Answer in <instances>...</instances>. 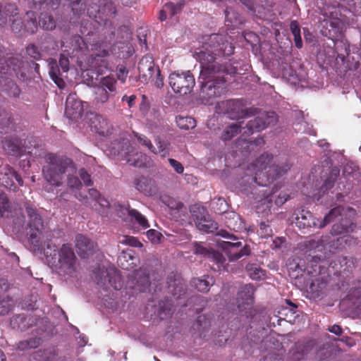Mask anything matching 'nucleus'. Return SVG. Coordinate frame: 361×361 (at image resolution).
Instances as JSON below:
<instances>
[{"label":"nucleus","instance_id":"c756f323","mask_svg":"<svg viewBox=\"0 0 361 361\" xmlns=\"http://www.w3.org/2000/svg\"><path fill=\"white\" fill-rule=\"evenodd\" d=\"M109 55V51L106 49H102L99 51L96 54H91L90 66L95 69H97V71H102V68L104 67L105 68H107L108 62L105 59V58Z\"/></svg>","mask_w":361,"mask_h":361},{"label":"nucleus","instance_id":"a211bd4d","mask_svg":"<svg viewBox=\"0 0 361 361\" xmlns=\"http://www.w3.org/2000/svg\"><path fill=\"white\" fill-rule=\"evenodd\" d=\"M168 292L176 300L180 299L186 293V285L179 275L171 273L167 277Z\"/></svg>","mask_w":361,"mask_h":361},{"label":"nucleus","instance_id":"72a5a7b5","mask_svg":"<svg viewBox=\"0 0 361 361\" xmlns=\"http://www.w3.org/2000/svg\"><path fill=\"white\" fill-rule=\"evenodd\" d=\"M183 4L181 3H178L174 4L173 3H167L164 5V8L160 11L159 18L161 21H164L167 18V14H169L171 16H175L178 13H179Z\"/></svg>","mask_w":361,"mask_h":361},{"label":"nucleus","instance_id":"5701e85b","mask_svg":"<svg viewBox=\"0 0 361 361\" xmlns=\"http://www.w3.org/2000/svg\"><path fill=\"white\" fill-rule=\"evenodd\" d=\"M279 187L275 185L271 192H268V190H262L261 192H263V197L261 199L264 202V203H271L273 200L274 199L275 204L280 207L283 205L289 198V195L286 194L284 192H280L277 196H275V193L279 190Z\"/></svg>","mask_w":361,"mask_h":361},{"label":"nucleus","instance_id":"bb28decb","mask_svg":"<svg viewBox=\"0 0 361 361\" xmlns=\"http://www.w3.org/2000/svg\"><path fill=\"white\" fill-rule=\"evenodd\" d=\"M360 283V281H358V283ZM347 298L350 301L355 312L361 314V286L360 284L357 286L353 284L351 287L349 284V293Z\"/></svg>","mask_w":361,"mask_h":361},{"label":"nucleus","instance_id":"4468645a","mask_svg":"<svg viewBox=\"0 0 361 361\" xmlns=\"http://www.w3.org/2000/svg\"><path fill=\"white\" fill-rule=\"evenodd\" d=\"M226 109L233 118H248L251 115H255L257 111V109L255 107L246 109L243 99L228 100Z\"/></svg>","mask_w":361,"mask_h":361},{"label":"nucleus","instance_id":"13d9d810","mask_svg":"<svg viewBox=\"0 0 361 361\" xmlns=\"http://www.w3.org/2000/svg\"><path fill=\"white\" fill-rule=\"evenodd\" d=\"M339 175V171L333 170L330 176L325 180L324 184L321 187V190L325 192L328 190L331 189L336 181L337 177Z\"/></svg>","mask_w":361,"mask_h":361},{"label":"nucleus","instance_id":"338daca9","mask_svg":"<svg viewBox=\"0 0 361 361\" xmlns=\"http://www.w3.org/2000/svg\"><path fill=\"white\" fill-rule=\"evenodd\" d=\"M27 54L35 60H39L42 58V54L39 51L35 44H30L26 48Z\"/></svg>","mask_w":361,"mask_h":361},{"label":"nucleus","instance_id":"2f4dec72","mask_svg":"<svg viewBox=\"0 0 361 361\" xmlns=\"http://www.w3.org/2000/svg\"><path fill=\"white\" fill-rule=\"evenodd\" d=\"M355 225L348 219H341L339 223L334 224L331 229L332 235H341L353 231Z\"/></svg>","mask_w":361,"mask_h":361},{"label":"nucleus","instance_id":"37998d69","mask_svg":"<svg viewBox=\"0 0 361 361\" xmlns=\"http://www.w3.org/2000/svg\"><path fill=\"white\" fill-rule=\"evenodd\" d=\"M178 127L182 130L192 129L196 126V121L190 116H178L176 118Z\"/></svg>","mask_w":361,"mask_h":361},{"label":"nucleus","instance_id":"052dcab7","mask_svg":"<svg viewBox=\"0 0 361 361\" xmlns=\"http://www.w3.org/2000/svg\"><path fill=\"white\" fill-rule=\"evenodd\" d=\"M71 43L74 51H83L87 49L84 39L80 35L73 36Z\"/></svg>","mask_w":361,"mask_h":361},{"label":"nucleus","instance_id":"cd10ccee","mask_svg":"<svg viewBox=\"0 0 361 361\" xmlns=\"http://www.w3.org/2000/svg\"><path fill=\"white\" fill-rule=\"evenodd\" d=\"M134 184L137 190L147 195H152L155 192L154 180L150 178L140 176L135 179Z\"/></svg>","mask_w":361,"mask_h":361},{"label":"nucleus","instance_id":"aec40b11","mask_svg":"<svg viewBox=\"0 0 361 361\" xmlns=\"http://www.w3.org/2000/svg\"><path fill=\"white\" fill-rule=\"evenodd\" d=\"M75 247L80 257L87 258L94 253L97 245L87 236L78 234L75 238Z\"/></svg>","mask_w":361,"mask_h":361},{"label":"nucleus","instance_id":"8fccbe9b","mask_svg":"<svg viewBox=\"0 0 361 361\" xmlns=\"http://www.w3.org/2000/svg\"><path fill=\"white\" fill-rule=\"evenodd\" d=\"M46 30H52L56 27V23L52 16L48 14H42L37 25Z\"/></svg>","mask_w":361,"mask_h":361},{"label":"nucleus","instance_id":"20e7f679","mask_svg":"<svg viewBox=\"0 0 361 361\" xmlns=\"http://www.w3.org/2000/svg\"><path fill=\"white\" fill-rule=\"evenodd\" d=\"M44 159L45 164L42 167V175L45 180L52 186H61L68 169H75L73 160L66 156L47 153Z\"/></svg>","mask_w":361,"mask_h":361},{"label":"nucleus","instance_id":"49530a36","mask_svg":"<svg viewBox=\"0 0 361 361\" xmlns=\"http://www.w3.org/2000/svg\"><path fill=\"white\" fill-rule=\"evenodd\" d=\"M157 147H154L155 152H152L155 154H159L162 157H166L169 155V149L168 142L161 140L159 136H157L154 140Z\"/></svg>","mask_w":361,"mask_h":361},{"label":"nucleus","instance_id":"bf43d9fd","mask_svg":"<svg viewBox=\"0 0 361 361\" xmlns=\"http://www.w3.org/2000/svg\"><path fill=\"white\" fill-rule=\"evenodd\" d=\"M13 306V301L9 297L4 298L0 300V315L7 314L12 310Z\"/></svg>","mask_w":361,"mask_h":361},{"label":"nucleus","instance_id":"f257e3e1","mask_svg":"<svg viewBox=\"0 0 361 361\" xmlns=\"http://www.w3.org/2000/svg\"><path fill=\"white\" fill-rule=\"evenodd\" d=\"M200 42L202 46L195 53L201 68L200 97L202 104L212 105L226 91L225 76L237 73V68L231 63L221 64L216 60L233 54L235 47L226 35L217 33L203 35Z\"/></svg>","mask_w":361,"mask_h":361},{"label":"nucleus","instance_id":"69168bd1","mask_svg":"<svg viewBox=\"0 0 361 361\" xmlns=\"http://www.w3.org/2000/svg\"><path fill=\"white\" fill-rule=\"evenodd\" d=\"M257 232L262 238H265L270 237L272 235V229L270 226L263 221L260 222Z\"/></svg>","mask_w":361,"mask_h":361},{"label":"nucleus","instance_id":"603ef678","mask_svg":"<svg viewBox=\"0 0 361 361\" xmlns=\"http://www.w3.org/2000/svg\"><path fill=\"white\" fill-rule=\"evenodd\" d=\"M338 261L341 266V271L351 272L355 267V259L353 257H340Z\"/></svg>","mask_w":361,"mask_h":361},{"label":"nucleus","instance_id":"a18cd8bd","mask_svg":"<svg viewBox=\"0 0 361 361\" xmlns=\"http://www.w3.org/2000/svg\"><path fill=\"white\" fill-rule=\"evenodd\" d=\"M241 125L238 123H235L227 126L224 130L221 138L224 141L231 140L238 133L240 132Z\"/></svg>","mask_w":361,"mask_h":361},{"label":"nucleus","instance_id":"e433bc0d","mask_svg":"<svg viewBox=\"0 0 361 361\" xmlns=\"http://www.w3.org/2000/svg\"><path fill=\"white\" fill-rule=\"evenodd\" d=\"M211 326V318L207 315H200L193 324L194 329L200 333L202 336L204 332L207 331Z\"/></svg>","mask_w":361,"mask_h":361},{"label":"nucleus","instance_id":"f3484780","mask_svg":"<svg viewBox=\"0 0 361 361\" xmlns=\"http://www.w3.org/2000/svg\"><path fill=\"white\" fill-rule=\"evenodd\" d=\"M84 111L83 103L77 98L76 94H70L66 102L65 115L72 120L82 117Z\"/></svg>","mask_w":361,"mask_h":361},{"label":"nucleus","instance_id":"0e129e2a","mask_svg":"<svg viewBox=\"0 0 361 361\" xmlns=\"http://www.w3.org/2000/svg\"><path fill=\"white\" fill-rule=\"evenodd\" d=\"M212 250V249L204 247L202 243L195 242L194 243V253L196 255H201L207 258H209Z\"/></svg>","mask_w":361,"mask_h":361},{"label":"nucleus","instance_id":"6e6552de","mask_svg":"<svg viewBox=\"0 0 361 361\" xmlns=\"http://www.w3.org/2000/svg\"><path fill=\"white\" fill-rule=\"evenodd\" d=\"M10 22L13 32L19 37L32 35L37 30V15L34 11H27L22 19L18 15Z\"/></svg>","mask_w":361,"mask_h":361},{"label":"nucleus","instance_id":"412c9836","mask_svg":"<svg viewBox=\"0 0 361 361\" xmlns=\"http://www.w3.org/2000/svg\"><path fill=\"white\" fill-rule=\"evenodd\" d=\"M90 128L92 132L104 137L108 136L112 131L111 123L101 115H94L90 118Z\"/></svg>","mask_w":361,"mask_h":361},{"label":"nucleus","instance_id":"864d4df0","mask_svg":"<svg viewBox=\"0 0 361 361\" xmlns=\"http://www.w3.org/2000/svg\"><path fill=\"white\" fill-rule=\"evenodd\" d=\"M88 194L90 197L93 199L97 203H98L102 207H108L109 202L108 200L102 196L101 193L94 188L88 190Z\"/></svg>","mask_w":361,"mask_h":361},{"label":"nucleus","instance_id":"c85d7f7f","mask_svg":"<svg viewBox=\"0 0 361 361\" xmlns=\"http://www.w3.org/2000/svg\"><path fill=\"white\" fill-rule=\"evenodd\" d=\"M28 4L32 9L36 11H54L61 4V0H28Z\"/></svg>","mask_w":361,"mask_h":361},{"label":"nucleus","instance_id":"3c124183","mask_svg":"<svg viewBox=\"0 0 361 361\" xmlns=\"http://www.w3.org/2000/svg\"><path fill=\"white\" fill-rule=\"evenodd\" d=\"M226 20L232 24H242V17L236 13L231 7H227L224 11Z\"/></svg>","mask_w":361,"mask_h":361},{"label":"nucleus","instance_id":"f8f14e48","mask_svg":"<svg viewBox=\"0 0 361 361\" xmlns=\"http://www.w3.org/2000/svg\"><path fill=\"white\" fill-rule=\"evenodd\" d=\"M219 247L226 253L230 261H236L243 256L250 254V248L247 245H243L240 241L235 243L221 241Z\"/></svg>","mask_w":361,"mask_h":361},{"label":"nucleus","instance_id":"680f3d73","mask_svg":"<svg viewBox=\"0 0 361 361\" xmlns=\"http://www.w3.org/2000/svg\"><path fill=\"white\" fill-rule=\"evenodd\" d=\"M67 185L71 190H80L82 186L80 178L71 174L67 176Z\"/></svg>","mask_w":361,"mask_h":361},{"label":"nucleus","instance_id":"1a4fd4ad","mask_svg":"<svg viewBox=\"0 0 361 361\" xmlns=\"http://www.w3.org/2000/svg\"><path fill=\"white\" fill-rule=\"evenodd\" d=\"M169 82L173 92L180 95L190 93L195 85L194 75L190 71L173 72L169 75Z\"/></svg>","mask_w":361,"mask_h":361},{"label":"nucleus","instance_id":"f03ea898","mask_svg":"<svg viewBox=\"0 0 361 361\" xmlns=\"http://www.w3.org/2000/svg\"><path fill=\"white\" fill-rule=\"evenodd\" d=\"M43 252L60 274L73 276L77 271L78 259L71 243H64L59 248L52 240H49Z\"/></svg>","mask_w":361,"mask_h":361},{"label":"nucleus","instance_id":"393cba45","mask_svg":"<svg viewBox=\"0 0 361 361\" xmlns=\"http://www.w3.org/2000/svg\"><path fill=\"white\" fill-rule=\"evenodd\" d=\"M327 281L324 278H317L312 281L307 292L310 294L311 298H322L326 294Z\"/></svg>","mask_w":361,"mask_h":361},{"label":"nucleus","instance_id":"7ed1b4c3","mask_svg":"<svg viewBox=\"0 0 361 361\" xmlns=\"http://www.w3.org/2000/svg\"><path fill=\"white\" fill-rule=\"evenodd\" d=\"M273 158L272 154L264 153L248 166L255 173L252 180L258 185L267 187L290 169V166L287 164L282 166L271 164Z\"/></svg>","mask_w":361,"mask_h":361},{"label":"nucleus","instance_id":"ea45409f","mask_svg":"<svg viewBox=\"0 0 361 361\" xmlns=\"http://www.w3.org/2000/svg\"><path fill=\"white\" fill-rule=\"evenodd\" d=\"M190 211L196 226L197 223L205 220V219L209 216L207 209L202 206L193 205Z\"/></svg>","mask_w":361,"mask_h":361},{"label":"nucleus","instance_id":"0eeeda50","mask_svg":"<svg viewBox=\"0 0 361 361\" xmlns=\"http://www.w3.org/2000/svg\"><path fill=\"white\" fill-rule=\"evenodd\" d=\"M341 207H335L324 216L323 221L317 219L312 214L307 210L302 209L296 214L295 224L300 229H306L312 227L324 228L338 215H341Z\"/></svg>","mask_w":361,"mask_h":361},{"label":"nucleus","instance_id":"b1692460","mask_svg":"<svg viewBox=\"0 0 361 361\" xmlns=\"http://www.w3.org/2000/svg\"><path fill=\"white\" fill-rule=\"evenodd\" d=\"M18 14V8L15 4H0V26H5Z\"/></svg>","mask_w":361,"mask_h":361},{"label":"nucleus","instance_id":"de8ad7c7","mask_svg":"<svg viewBox=\"0 0 361 361\" xmlns=\"http://www.w3.org/2000/svg\"><path fill=\"white\" fill-rule=\"evenodd\" d=\"M71 8L73 14L80 16L83 13L86 9L85 0H65Z\"/></svg>","mask_w":361,"mask_h":361},{"label":"nucleus","instance_id":"4d7b16f0","mask_svg":"<svg viewBox=\"0 0 361 361\" xmlns=\"http://www.w3.org/2000/svg\"><path fill=\"white\" fill-rule=\"evenodd\" d=\"M191 284L197 290L207 292L209 290L211 283L206 279L195 278L192 280Z\"/></svg>","mask_w":361,"mask_h":361},{"label":"nucleus","instance_id":"774afa93","mask_svg":"<svg viewBox=\"0 0 361 361\" xmlns=\"http://www.w3.org/2000/svg\"><path fill=\"white\" fill-rule=\"evenodd\" d=\"M208 259L215 262L218 265H223L226 260L224 255L221 252L215 251L213 249L212 250V252H210Z\"/></svg>","mask_w":361,"mask_h":361},{"label":"nucleus","instance_id":"7c9ffc66","mask_svg":"<svg viewBox=\"0 0 361 361\" xmlns=\"http://www.w3.org/2000/svg\"><path fill=\"white\" fill-rule=\"evenodd\" d=\"M118 265L125 270H130L136 266V258L129 252H123L118 257Z\"/></svg>","mask_w":361,"mask_h":361},{"label":"nucleus","instance_id":"2eb2a0df","mask_svg":"<svg viewBox=\"0 0 361 361\" xmlns=\"http://www.w3.org/2000/svg\"><path fill=\"white\" fill-rule=\"evenodd\" d=\"M2 147L4 152L10 156L21 157L26 150L25 140L18 136H9L2 140Z\"/></svg>","mask_w":361,"mask_h":361},{"label":"nucleus","instance_id":"e2e57ef3","mask_svg":"<svg viewBox=\"0 0 361 361\" xmlns=\"http://www.w3.org/2000/svg\"><path fill=\"white\" fill-rule=\"evenodd\" d=\"M135 136L140 145L147 148L151 152H155L154 145L147 136L137 133H135Z\"/></svg>","mask_w":361,"mask_h":361},{"label":"nucleus","instance_id":"4c0bfd02","mask_svg":"<svg viewBox=\"0 0 361 361\" xmlns=\"http://www.w3.org/2000/svg\"><path fill=\"white\" fill-rule=\"evenodd\" d=\"M245 269L249 276L252 280L259 281L265 278V271L257 264L249 263Z\"/></svg>","mask_w":361,"mask_h":361},{"label":"nucleus","instance_id":"6e6d98bb","mask_svg":"<svg viewBox=\"0 0 361 361\" xmlns=\"http://www.w3.org/2000/svg\"><path fill=\"white\" fill-rule=\"evenodd\" d=\"M40 344V338H31L28 340L20 341L18 344V348L20 350H27L30 348H35Z\"/></svg>","mask_w":361,"mask_h":361},{"label":"nucleus","instance_id":"c9c22d12","mask_svg":"<svg viewBox=\"0 0 361 361\" xmlns=\"http://www.w3.org/2000/svg\"><path fill=\"white\" fill-rule=\"evenodd\" d=\"M56 354L54 348L39 350L35 352L31 356L32 361H52Z\"/></svg>","mask_w":361,"mask_h":361},{"label":"nucleus","instance_id":"ddd939ff","mask_svg":"<svg viewBox=\"0 0 361 361\" xmlns=\"http://www.w3.org/2000/svg\"><path fill=\"white\" fill-rule=\"evenodd\" d=\"M133 279L135 281L134 288L140 292H145L152 283V280L159 283L162 278V274L153 273L150 276L149 272L145 268H140L133 274Z\"/></svg>","mask_w":361,"mask_h":361},{"label":"nucleus","instance_id":"6ab92c4d","mask_svg":"<svg viewBox=\"0 0 361 361\" xmlns=\"http://www.w3.org/2000/svg\"><path fill=\"white\" fill-rule=\"evenodd\" d=\"M255 288L251 284H246L240 288L238 293L237 304L240 311L250 309L254 303Z\"/></svg>","mask_w":361,"mask_h":361},{"label":"nucleus","instance_id":"c03bdc74","mask_svg":"<svg viewBox=\"0 0 361 361\" xmlns=\"http://www.w3.org/2000/svg\"><path fill=\"white\" fill-rule=\"evenodd\" d=\"M197 228L206 233H214L218 229V224L210 218V216H207L205 220L197 223Z\"/></svg>","mask_w":361,"mask_h":361},{"label":"nucleus","instance_id":"4be33fe9","mask_svg":"<svg viewBox=\"0 0 361 361\" xmlns=\"http://www.w3.org/2000/svg\"><path fill=\"white\" fill-rule=\"evenodd\" d=\"M118 207L117 214L120 217L125 216L127 213L131 220H134L142 229H147L150 226L147 218L137 210L130 209L128 204L126 206L119 205Z\"/></svg>","mask_w":361,"mask_h":361},{"label":"nucleus","instance_id":"39448f33","mask_svg":"<svg viewBox=\"0 0 361 361\" xmlns=\"http://www.w3.org/2000/svg\"><path fill=\"white\" fill-rule=\"evenodd\" d=\"M25 212L28 217L27 235L28 240L35 250H42L41 242L44 224L41 215L37 208L29 202L25 204Z\"/></svg>","mask_w":361,"mask_h":361},{"label":"nucleus","instance_id":"423d86ee","mask_svg":"<svg viewBox=\"0 0 361 361\" xmlns=\"http://www.w3.org/2000/svg\"><path fill=\"white\" fill-rule=\"evenodd\" d=\"M110 147L114 155L120 156L130 165L141 167L145 164L143 159H146V156L141 152H134V148L128 138L122 137L119 140H114Z\"/></svg>","mask_w":361,"mask_h":361},{"label":"nucleus","instance_id":"9d476101","mask_svg":"<svg viewBox=\"0 0 361 361\" xmlns=\"http://www.w3.org/2000/svg\"><path fill=\"white\" fill-rule=\"evenodd\" d=\"M254 116H257L246 125L249 133L259 132L277 122V116L274 111H262L257 109V111Z\"/></svg>","mask_w":361,"mask_h":361},{"label":"nucleus","instance_id":"09e8293b","mask_svg":"<svg viewBox=\"0 0 361 361\" xmlns=\"http://www.w3.org/2000/svg\"><path fill=\"white\" fill-rule=\"evenodd\" d=\"M290 29L294 37L295 47L298 49L302 48V41L300 35V27L299 23L296 20L291 21L290 24Z\"/></svg>","mask_w":361,"mask_h":361},{"label":"nucleus","instance_id":"dca6fc26","mask_svg":"<svg viewBox=\"0 0 361 361\" xmlns=\"http://www.w3.org/2000/svg\"><path fill=\"white\" fill-rule=\"evenodd\" d=\"M95 279L98 286L106 288V284H109L115 290H120L122 287L120 277L115 274L111 276L106 269L103 267H98L94 271Z\"/></svg>","mask_w":361,"mask_h":361},{"label":"nucleus","instance_id":"79ce46f5","mask_svg":"<svg viewBox=\"0 0 361 361\" xmlns=\"http://www.w3.org/2000/svg\"><path fill=\"white\" fill-rule=\"evenodd\" d=\"M94 100L97 104H104L114 95L109 94L107 90L97 84L94 87Z\"/></svg>","mask_w":361,"mask_h":361},{"label":"nucleus","instance_id":"5fc2aeb1","mask_svg":"<svg viewBox=\"0 0 361 361\" xmlns=\"http://www.w3.org/2000/svg\"><path fill=\"white\" fill-rule=\"evenodd\" d=\"M357 243V238H355L350 235H345L341 237L338 238L335 241L333 242V246L336 248H340V246H342L343 244L347 245L348 246L355 245Z\"/></svg>","mask_w":361,"mask_h":361},{"label":"nucleus","instance_id":"f704fd0d","mask_svg":"<svg viewBox=\"0 0 361 361\" xmlns=\"http://www.w3.org/2000/svg\"><path fill=\"white\" fill-rule=\"evenodd\" d=\"M13 216V212L7 195L0 193V217L9 219Z\"/></svg>","mask_w":361,"mask_h":361},{"label":"nucleus","instance_id":"9b49d317","mask_svg":"<svg viewBox=\"0 0 361 361\" xmlns=\"http://www.w3.org/2000/svg\"><path fill=\"white\" fill-rule=\"evenodd\" d=\"M2 177L0 178L1 184L11 192H16L19 187L23 186L24 181L21 176L9 165H4L0 168Z\"/></svg>","mask_w":361,"mask_h":361},{"label":"nucleus","instance_id":"a878e982","mask_svg":"<svg viewBox=\"0 0 361 361\" xmlns=\"http://www.w3.org/2000/svg\"><path fill=\"white\" fill-rule=\"evenodd\" d=\"M138 71L140 75L146 78L154 77L157 67H155L152 56H144L138 63Z\"/></svg>","mask_w":361,"mask_h":361},{"label":"nucleus","instance_id":"58836bf2","mask_svg":"<svg viewBox=\"0 0 361 361\" xmlns=\"http://www.w3.org/2000/svg\"><path fill=\"white\" fill-rule=\"evenodd\" d=\"M98 85L107 90L109 94L114 95L116 92L117 81L114 76L108 75L102 77L99 80Z\"/></svg>","mask_w":361,"mask_h":361},{"label":"nucleus","instance_id":"473e14b6","mask_svg":"<svg viewBox=\"0 0 361 361\" xmlns=\"http://www.w3.org/2000/svg\"><path fill=\"white\" fill-rule=\"evenodd\" d=\"M49 74L51 80L60 89H63L65 87L66 83L61 77L60 70L56 61H54L49 62Z\"/></svg>","mask_w":361,"mask_h":361},{"label":"nucleus","instance_id":"a19ab883","mask_svg":"<svg viewBox=\"0 0 361 361\" xmlns=\"http://www.w3.org/2000/svg\"><path fill=\"white\" fill-rule=\"evenodd\" d=\"M316 341L314 340H307L305 341L297 342L293 349H296L297 353L302 356L309 353L315 346Z\"/></svg>","mask_w":361,"mask_h":361}]
</instances>
